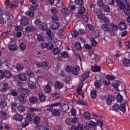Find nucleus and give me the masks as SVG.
Listing matches in <instances>:
<instances>
[{
  "label": "nucleus",
  "instance_id": "20e7f679",
  "mask_svg": "<svg viewBox=\"0 0 130 130\" xmlns=\"http://www.w3.org/2000/svg\"><path fill=\"white\" fill-rule=\"evenodd\" d=\"M109 22L105 23V24H102L101 26V29L104 32H109L110 31V27H109Z\"/></svg>",
  "mask_w": 130,
  "mask_h": 130
},
{
  "label": "nucleus",
  "instance_id": "3c124183",
  "mask_svg": "<svg viewBox=\"0 0 130 130\" xmlns=\"http://www.w3.org/2000/svg\"><path fill=\"white\" fill-rule=\"evenodd\" d=\"M102 83L103 85H106V86H109V85H110V81L108 79L107 81L103 80Z\"/></svg>",
  "mask_w": 130,
  "mask_h": 130
},
{
  "label": "nucleus",
  "instance_id": "a878e982",
  "mask_svg": "<svg viewBox=\"0 0 130 130\" xmlns=\"http://www.w3.org/2000/svg\"><path fill=\"white\" fill-rule=\"evenodd\" d=\"M119 27L121 31H123V30L126 29L127 26L125 23L122 22L119 24Z\"/></svg>",
  "mask_w": 130,
  "mask_h": 130
},
{
  "label": "nucleus",
  "instance_id": "72a5a7b5",
  "mask_svg": "<svg viewBox=\"0 0 130 130\" xmlns=\"http://www.w3.org/2000/svg\"><path fill=\"white\" fill-rule=\"evenodd\" d=\"M0 114L1 115H2V116H3L4 119H7V118H8V114L7 113V112L4 111H1Z\"/></svg>",
  "mask_w": 130,
  "mask_h": 130
},
{
  "label": "nucleus",
  "instance_id": "4d7b16f0",
  "mask_svg": "<svg viewBox=\"0 0 130 130\" xmlns=\"http://www.w3.org/2000/svg\"><path fill=\"white\" fill-rule=\"evenodd\" d=\"M19 48L21 50H25L26 49V45H25L23 43H22L19 45Z\"/></svg>",
  "mask_w": 130,
  "mask_h": 130
},
{
  "label": "nucleus",
  "instance_id": "f03ea898",
  "mask_svg": "<svg viewBox=\"0 0 130 130\" xmlns=\"http://www.w3.org/2000/svg\"><path fill=\"white\" fill-rule=\"evenodd\" d=\"M17 20L20 22V24L22 26H25L26 25L29 24V19L25 17L22 16L21 15L18 16Z\"/></svg>",
  "mask_w": 130,
  "mask_h": 130
},
{
  "label": "nucleus",
  "instance_id": "603ef678",
  "mask_svg": "<svg viewBox=\"0 0 130 130\" xmlns=\"http://www.w3.org/2000/svg\"><path fill=\"white\" fill-rule=\"evenodd\" d=\"M34 24L36 26H40L41 24V21L39 19H36L35 20Z\"/></svg>",
  "mask_w": 130,
  "mask_h": 130
},
{
  "label": "nucleus",
  "instance_id": "58836bf2",
  "mask_svg": "<svg viewBox=\"0 0 130 130\" xmlns=\"http://www.w3.org/2000/svg\"><path fill=\"white\" fill-rule=\"evenodd\" d=\"M120 106L117 104H115L112 106V110L114 111H118L119 110Z\"/></svg>",
  "mask_w": 130,
  "mask_h": 130
},
{
  "label": "nucleus",
  "instance_id": "de8ad7c7",
  "mask_svg": "<svg viewBox=\"0 0 130 130\" xmlns=\"http://www.w3.org/2000/svg\"><path fill=\"white\" fill-rule=\"evenodd\" d=\"M86 11V8L84 7H81L79 8V10H78V13L79 14H83V13H85Z\"/></svg>",
  "mask_w": 130,
  "mask_h": 130
},
{
  "label": "nucleus",
  "instance_id": "7ed1b4c3",
  "mask_svg": "<svg viewBox=\"0 0 130 130\" xmlns=\"http://www.w3.org/2000/svg\"><path fill=\"white\" fill-rule=\"evenodd\" d=\"M98 18L101 22H104V23H109V19L103 14H99Z\"/></svg>",
  "mask_w": 130,
  "mask_h": 130
},
{
  "label": "nucleus",
  "instance_id": "a19ab883",
  "mask_svg": "<svg viewBox=\"0 0 130 130\" xmlns=\"http://www.w3.org/2000/svg\"><path fill=\"white\" fill-rule=\"evenodd\" d=\"M75 3L78 6H83L84 5V0H75Z\"/></svg>",
  "mask_w": 130,
  "mask_h": 130
},
{
  "label": "nucleus",
  "instance_id": "a211bd4d",
  "mask_svg": "<svg viewBox=\"0 0 130 130\" xmlns=\"http://www.w3.org/2000/svg\"><path fill=\"white\" fill-rule=\"evenodd\" d=\"M38 96L39 97V100L41 102H43L46 98H45V95H44V93L43 92H39L38 94Z\"/></svg>",
  "mask_w": 130,
  "mask_h": 130
},
{
  "label": "nucleus",
  "instance_id": "f704fd0d",
  "mask_svg": "<svg viewBox=\"0 0 130 130\" xmlns=\"http://www.w3.org/2000/svg\"><path fill=\"white\" fill-rule=\"evenodd\" d=\"M119 110H121V111L123 112V113L126 111V108H125V105L124 104H122L120 105Z\"/></svg>",
  "mask_w": 130,
  "mask_h": 130
},
{
  "label": "nucleus",
  "instance_id": "8fccbe9b",
  "mask_svg": "<svg viewBox=\"0 0 130 130\" xmlns=\"http://www.w3.org/2000/svg\"><path fill=\"white\" fill-rule=\"evenodd\" d=\"M82 88H83V85L81 84L77 88V92L78 95H80V94H82Z\"/></svg>",
  "mask_w": 130,
  "mask_h": 130
},
{
  "label": "nucleus",
  "instance_id": "79ce46f5",
  "mask_svg": "<svg viewBox=\"0 0 130 130\" xmlns=\"http://www.w3.org/2000/svg\"><path fill=\"white\" fill-rule=\"evenodd\" d=\"M26 16H29V18H33L34 17V12L33 11H28L27 12L25 13Z\"/></svg>",
  "mask_w": 130,
  "mask_h": 130
},
{
  "label": "nucleus",
  "instance_id": "5fc2aeb1",
  "mask_svg": "<svg viewBox=\"0 0 130 130\" xmlns=\"http://www.w3.org/2000/svg\"><path fill=\"white\" fill-rule=\"evenodd\" d=\"M91 95L92 99H96V97H97V95L96 94V91L92 90L91 92Z\"/></svg>",
  "mask_w": 130,
  "mask_h": 130
},
{
  "label": "nucleus",
  "instance_id": "f8f14e48",
  "mask_svg": "<svg viewBox=\"0 0 130 130\" xmlns=\"http://www.w3.org/2000/svg\"><path fill=\"white\" fill-rule=\"evenodd\" d=\"M25 30L27 33H31L34 32V31H36V28L34 26H27L25 28Z\"/></svg>",
  "mask_w": 130,
  "mask_h": 130
},
{
  "label": "nucleus",
  "instance_id": "5701e85b",
  "mask_svg": "<svg viewBox=\"0 0 130 130\" xmlns=\"http://www.w3.org/2000/svg\"><path fill=\"white\" fill-rule=\"evenodd\" d=\"M84 118H85L86 120H90V119H92V118L91 117V114L88 112H85L84 113Z\"/></svg>",
  "mask_w": 130,
  "mask_h": 130
},
{
  "label": "nucleus",
  "instance_id": "c03bdc74",
  "mask_svg": "<svg viewBox=\"0 0 130 130\" xmlns=\"http://www.w3.org/2000/svg\"><path fill=\"white\" fill-rule=\"evenodd\" d=\"M117 100L118 102H122V101L123 100V97H122V95H121L120 93H118Z\"/></svg>",
  "mask_w": 130,
  "mask_h": 130
},
{
  "label": "nucleus",
  "instance_id": "412c9836",
  "mask_svg": "<svg viewBox=\"0 0 130 130\" xmlns=\"http://www.w3.org/2000/svg\"><path fill=\"white\" fill-rule=\"evenodd\" d=\"M91 70L93 72H100V70H101V67L97 65H94V66H91Z\"/></svg>",
  "mask_w": 130,
  "mask_h": 130
},
{
  "label": "nucleus",
  "instance_id": "864d4df0",
  "mask_svg": "<svg viewBox=\"0 0 130 130\" xmlns=\"http://www.w3.org/2000/svg\"><path fill=\"white\" fill-rule=\"evenodd\" d=\"M0 106L2 108H5L7 107V103L6 101H1L0 102Z\"/></svg>",
  "mask_w": 130,
  "mask_h": 130
},
{
  "label": "nucleus",
  "instance_id": "cd10ccee",
  "mask_svg": "<svg viewBox=\"0 0 130 130\" xmlns=\"http://www.w3.org/2000/svg\"><path fill=\"white\" fill-rule=\"evenodd\" d=\"M40 29L41 31H44L47 30V25L45 23L41 24L40 25Z\"/></svg>",
  "mask_w": 130,
  "mask_h": 130
},
{
  "label": "nucleus",
  "instance_id": "ea45409f",
  "mask_svg": "<svg viewBox=\"0 0 130 130\" xmlns=\"http://www.w3.org/2000/svg\"><path fill=\"white\" fill-rule=\"evenodd\" d=\"M45 68L46 70H48L49 69V64L47 61H44L42 63V67Z\"/></svg>",
  "mask_w": 130,
  "mask_h": 130
},
{
  "label": "nucleus",
  "instance_id": "473e14b6",
  "mask_svg": "<svg viewBox=\"0 0 130 130\" xmlns=\"http://www.w3.org/2000/svg\"><path fill=\"white\" fill-rule=\"evenodd\" d=\"M46 46L47 49H52L53 48V44L52 43H46Z\"/></svg>",
  "mask_w": 130,
  "mask_h": 130
},
{
  "label": "nucleus",
  "instance_id": "338daca9",
  "mask_svg": "<svg viewBox=\"0 0 130 130\" xmlns=\"http://www.w3.org/2000/svg\"><path fill=\"white\" fill-rule=\"evenodd\" d=\"M66 72L67 73H71L72 72V67L71 66H68L65 69Z\"/></svg>",
  "mask_w": 130,
  "mask_h": 130
},
{
  "label": "nucleus",
  "instance_id": "13d9d810",
  "mask_svg": "<svg viewBox=\"0 0 130 130\" xmlns=\"http://www.w3.org/2000/svg\"><path fill=\"white\" fill-rule=\"evenodd\" d=\"M90 41L91 42V44L93 46H97V44H98V42H97L96 40L93 39H90Z\"/></svg>",
  "mask_w": 130,
  "mask_h": 130
},
{
  "label": "nucleus",
  "instance_id": "4468645a",
  "mask_svg": "<svg viewBox=\"0 0 130 130\" xmlns=\"http://www.w3.org/2000/svg\"><path fill=\"white\" fill-rule=\"evenodd\" d=\"M17 109L18 112H19V113H22L24 112L25 110H26V107H25V106H23L22 105H20L17 107Z\"/></svg>",
  "mask_w": 130,
  "mask_h": 130
},
{
  "label": "nucleus",
  "instance_id": "aec40b11",
  "mask_svg": "<svg viewBox=\"0 0 130 130\" xmlns=\"http://www.w3.org/2000/svg\"><path fill=\"white\" fill-rule=\"evenodd\" d=\"M55 87L57 88V89H61L62 88H63V83L59 81H56L55 84Z\"/></svg>",
  "mask_w": 130,
  "mask_h": 130
},
{
  "label": "nucleus",
  "instance_id": "680f3d73",
  "mask_svg": "<svg viewBox=\"0 0 130 130\" xmlns=\"http://www.w3.org/2000/svg\"><path fill=\"white\" fill-rule=\"evenodd\" d=\"M29 85L30 89H35V83L32 81H29Z\"/></svg>",
  "mask_w": 130,
  "mask_h": 130
},
{
  "label": "nucleus",
  "instance_id": "423d86ee",
  "mask_svg": "<svg viewBox=\"0 0 130 130\" xmlns=\"http://www.w3.org/2000/svg\"><path fill=\"white\" fill-rule=\"evenodd\" d=\"M115 100V97L112 95H109L106 100V103L107 105H111L112 103V101H114Z\"/></svg>",
  "mask_w": 130,
  "mask_h": 130
},
{
  "label": "nucleus",
  "instance_id": "bb28decb",
  "mask_svg": "<svg viewBox=\"0 0 130 130\" xmlns=\"http://www.w3.org/2000/svg\"><path fill=\"white\" fill-rule=\"evenodd\" d=\"M29 101L30 103H35V102L38 101V98L36 96H30L29 98Z\"/></svg>",
  "mask_w": 130,
  "mask_h": 130
},
{
  "label": "nucleus",
  "instance_id": "052dcab7",
  "mask_svg": "<svg viewBox=\"0 0 130 130\" xmlns=\"http://www.w3.org/2000/svg\"><path fill=\"white\" fill-rule=\"evenodd\" d=\"M94 86L95 88H99L101 86V80H99V81H96L94 83Z\"/></svg>",
  "mask_w": 130,
  "mask_h": 130
},
{
  "label": "nucleus",
  "instance_id": "4be33fe9",
  "mask_svg": "<svg viewBox=\"0 0 130 130\" xmlns=\"http://www.w3.org/2000/svg\"><path fill=\"white\" fill-rule=\"evenodd\" d=\"M69 109V105L68 104H64L61 108V111H62V112H67Z\"/></svg>",
  "mask_w": 130,
  "mask_h": 130
},
{
  "label": "nucleus",
  "instance_id": "6ab92c4d",
  "mask_svg": "<svg viewBox=\"0 0 130 130\" xmlns=\"http://www.w3.org/2000/svg\"><path fill=\"white\" fill-rule=\"evenodd\" d=\"M122 63L124 67H129L130 66V60L125 58L122 60Z\"/></svg>",
  "mask_w": 130,
  "mask_h": 130
},
{
  "label": "nucleus",
  "instance_id": "e2e57ef3",
  "mask_svg": "<svg viewBox=\"0 0 130 130\" xmlns=\"http://www.w3.org/2000/svg\"><path fill=\"white\" fill-rule=\"evenodd\" d=\"M37 39L39 41H44V37L41 36V35L37 36Z\"/></svg>",
  "mask_w": 130,
  "mask_h": 130
},
{
  "label": "nucleus",
  "instance_id": "2eb2a0df",
  "mask_svg": "<svg viewBox=\"0 0 130 130\" xmlns=\"http://www.w3.org/2000/svg\"><path fill=\"white\" fill-rule=\"evenodd\" d=\"M52 114L54 116H59L60 115V110L56 109L52 110Z\"/></svg>",
  "mask_w": 130,
  "mask_h": 130
},
{
  "label": "nucleus",
  "instance_id": "69168bd1",
  "mask_svg": "<svg viewBox=\"0 0 130 130\" xmlns=\"http://www.w3.org/2000/svg\"><path fill=\"white\" fill-rule=\"evenodd\" d=\"M103 10L105 12H109L110 11V8L108 7V5H106L104 6Z\"/></svg>",
  "mask_w": 130,
  "mask_h": 130
},
{
  "label": "nucleus",
  "instance_id": "c9c22d12",
  "mask_svg": "<svg viewBox=\"0 0 130 130\" xmlns=\"http://www.w3.org/2000/svg\"><path fill=\"white\" fill-rule=\"evenodd\" d=\"M72 37L76 38V37H78L79 35H80V33L76 30L72 31Z\"/></svg>",
  "mask_w": 130,
  "mask_h": 130
},
{
  "label": "nucleus",
  "instance_id": "7c9ffc66",
  "mask_svg": "<svg viewBox=\"0 0 130 130\" xmlns=\"http://www.w3.org/2000/svg\"><path fill=\"white\" fill-rule=\"evenodd\" d=\"M110 26L111 29H112L113 31H117L118 30V26L116 24L112 23Z\"/></svg>",
  "mask_w": 130,
  "mask_h": 130
},
{
  "label": "nucleus",
  "instance_id": "09e8293b",
  "mask_svg": "<svg viewBox=\"0 0 130 130\" xmlns=\"http://www.w3.org/2000/svg\"><path fill=\"white\" fill-rule=\"evenodd\" d=\"M59 97H60V94H59V93H58L57 92H55L53 94V98L55 100H56V99H58L59 98Z\"/></svg>",
  "mask_w": 130,
  "mask_h": 130
},
{
  "label": "nucleus",
  "instance_id": "c85d7f7f",
  "mask_svg": "<svg viewBox=\"0 0 130 130\" xmlns=\"http://www.w3.org/2000/svg\"><path fill=\"white\" fill-rule=\"evenodd\" d=\"M62 13L63 15H66V16H68L70 15V9L68 8H64L62 10Z\"/></svg>",
  "mask_w": 130,
  "mask_h": 130
},
{
  "label": "nucleus",
  "instance_id": "6e6d98bb",
  "mask_svg": "<svg viewBox=\"0 0 130 130\" xmlns=\"http://www.w3.org/2000/svg\"><path fill=\"white\" fill-rule=\"evenodd\" d=\"M26 118L29 121H32V119L33 118V115L28 113L27 115Z\"/></svg>",
  "mask_w": 130,
  "mask_h": 130
},
{
  "label": "nucleus",
  "instance_id": "6e6552de",
  "mask_svg": "<svg viewBox=\"0 0 130 130\" xmlns=\"http://www.w3.org/2000/svg\"><path fill=\"white\" fill-rule=\"evenodd\" d=\"M59 23L57 22H53L51 26V29L53 30V31H55V30H58L60 27Z\"/></svg>",
  "mask_w": 130,
  "mask_h": 130
},
{
  "label": "nucleus",
  "instance_id": "39448f33",
  "mask_svg": "<svg viewBox=\"0 0 130 130\" xmlns=\"http://www.w3.org/2000/svg\"><path fill=\"white\" fill-rule=\"evenodd\" d=\"M59 105H61V103L60 102L56 103L55 104H52L49 106H47V110L48 111H52L53 110V107H56L57 106H59Z\"/></svg>",
  "mask_w": 130,
  "mask_h": 130
},
{
  "label": "nucleus",
  "instance_id": "e433bc0d",
  "mask_svg": "<svg viewBox=\"0 0 130 130\" xmlns=\"http://www.w3.org/2000/svg\"><path fill=\"white\" fill-rule=\"evenodd\" d=\"M53 53L54 55H56V54L60 53V49L58 48H55L53 50Z\"/></svg>",
  "mask_w": 130,
  "mask_h": 130
},
{
  "label": "nucleus",
  "instance_id": "ddd939ff",
  "mask_svg": "<svg viewBox=\"0 0 130 130\" xmlns=\"http://www.w3.org/2000/svg\"><path fill=\"white\" fill-rule=\"evenodd\" d=\"M79 72H80V68L77 66H74L72 69V73L73 75H78V74H79Z\"/></svg>",
  "mask_w": 130,
  "mask_h": 130
},
{
  "label": "nucleus",
  "instance_id": "dca6fc26",
  "mask_svg": "<svg viewBox=\"0 0 130 130\" xmlns=\"http://www.w3.org/2000/svg\"><path fill=\"white\" fill-rule=\"evenodd\" d=\"M18 100L20 101L22 104H26L27 103V100L26 98L23 95H19L18 97Z\"/></svg>",
  "mask_w": 130,
  "mask_h": 130
},
{
  "label": "nucleus",
  "instance_id": "c756f323",
  "mask_svg": "<svg viewBox=\"0 0 130 130\" xmlns=\"http://www.w3.org/2000/svg\"><path fill=\"white\" fill-rule=\"evenodd\" d=\"M44 90L45 93H50L51 91V88L49 85H47L46 86H45Z\"/></svg>",
  "mask_w": 130,
  "mask_h": 130
},
{
  "label": "nucleus",
  "instance_id": "49530a36",
  "mask_svg": "<svg viewBox=\"0 0 130 130\" xmlns=\"http://www.w3.org/2000/svg\"><path fill=\"white\" fill-rule=\"evenodd\" d=\"M11 75V72L8 70H6L4 72V77H5V78H10Z\"/></svg>",
  "mask_w": 130,
  "mask_h": 130
},
{
  "label": "nucleus",
  "instance_id": "b1692460",
  "mask_svg": "<svg viewBox=\"0 0 130 130\" xmlns=\"http://www.w3.org/2000/svg\"><path fill=\"white\" fill-rule=\"evenodd\" d=\"M18 77L19 80H21V81H25L27 80V77H26V75H25V74H23L22 73L19 74Z\"/></svg>",
  "mask_w": 130,
  "mask_h": 130
},
{
  "label": "nucleus",
  "instance_id": "9d476101",
  "mask_svg": "<svg viewBox=\"0 0 130 130\" xmlns=\"http://www.w3.org/2000/svg\"><path fill=\"white\" fill-rule=\"evenodd\" d=\"M7 90H9V86L7 83H4L3 86L0 87V92L4 93L6 92Z\"/></svg>",
  "mask_w": 130,
  "mask_h": 130
},
{
  "label": "nucleus",
  "instance_id": "4c0bfd02",
  "mask_svg": "<svg viewBox=\"0 0 130 130\" xmlns=\"http://www.w3.org/2000/svg\"><path fill=\"white\" fill-rule=\"evenodd\" d=\"M16 69L18 72H22L24 70V67L20 64H17L16 65Z\"/></svg>",
  "mask_w": 130,
  "mask_h": 130
},
{
  "label": "nucleus",
  "instance_id": "1a4fd4ad",
  "mask_svg": "<svg viewBox=\"0 0 130 130\" xmlns=\"http://www.w3.org/2000/svg\"><path fill=\"white\" fill-rule=\"evenodd\" d=\"M19 48L18 46L14 44V45H10L8 46V49L10 51H17V50Z\"/></svg>",
  "mask_w": 130,
  "mask_h": 130
},
{
  "label": "nucleus",
  "instance_id": "0e129e2a",
  "mask_svg": "<svg viewBox=\"0 0 130 130\" xmlns=\"http://www.w3.org/2000/svg\"><path fill=\"white\" fill-rule=\"evenodd\" d=\"M121 83L119 82H117L116 83H115L114 84H112V86L114 88H118V87H119V86H120V84Z\"/></svg>",
  "mask_w": 130,
  "mask_h": 130
},
{
  "label": "nucleus",
  "instance_id": "393cba45",
  "mask_svg": "<svg viewBox=\"0 0 130 130\" xmlns=\"http://www.w3.org/2000/svg\"><path fill=\"white\" fill-rule=\"evenodd\" d=\"M23 116L21 115L20 114H18L15 115L14 119L15 120H18V121H21L23 120Z\"/></svg>",
  "mask_w": 130,
  "mask_h": 130
},
{
  "label": "nucleus",
  "instance_id": "2f4dec72",
  "mask_svg": "<svg viewBox=\"0 0 130 130\" xmlns=\"http://www.w3.org/2000/svg\"><path fill=\"white\" fill-rule=\"evenodd\" d=\"M34 122L35 124H38L40 122V117L37 116L34 117Z\"/></svg>",
  "mask_w": 130,
  "mask_h": 130
},
{
  "label": "nucleus",
  "instance_id": "bf43d9fd",
  "mask_svg": "<svg viewBox=\"0 0 130 130\" xmlns=\"http://www.w3.org/2000/svg\"><path fill=\"white\" fill-rule=\"evenodd\" d=\"M11 95L14 97H17L18 96V91L16 90H11Z\"/></svg>",
  "mask_w": 130,
  "mask_h": 130
},
{
  "label": "nucleus",
  "instance_id": "37998d69",
  "mask_svg": "<svg viewBox=\"0 0 130 130\" xmlns=\"http://www.w3.org/2000/svg\"><path fill=\"white\" fill-rule=\"evenodd\" d=\"M29 110L31 113H34V112H38L40 111V110H39V109L34 108H30L29 109Z\"/></svg>",
  "mask_w": 130,
  "mask_h": 130
},
{
  "label": "nucleus",
  "instance_id": "9b49d317",
  "mask_svg": "<svg viewBox=\"0 0 130 130\" xmlns=\"http://www.w3.org/2000/svg\"><path fill=\"white\" fill-rule=\"evenodd\" d=\"M89 74H90V72L87 71L85 73V74L80 77L82 83H83V82H84V81H85L86 79L89 77Z\"/></svg>",
  "mask_w": 130,
  "mask_h": 130
},
{
  "label": "nucleus",
  "instance_id": "0eeeda50",
  "mask_svg": "<svg viewBox=\"0 0 130 130\" xmlns=\"http://www.w3.org/2000/svg\"><path fill=\"white\" fill-rule=\"evenodd\" d=\"M19 92L20 94H21V95L26 96V95H28V94L30 93V90H29L28 89L20 88L19 89Z\"/></svg>",
  "mask_w": 130,
  "mask_h": 130
},
{
  "label": "nucleus",
  "instance_id": "f3484780",
  "mask_svg": "<svg viewBox=\"0 0 130 130\" xmlns=\"http://www.w3.org/2000/svg\"><path fill=\"white\" fill-rule=\"evenodd\" d=\"M97 123L96 122H94L93 121H90L87 125L88 127L89 128H94V127H96L97 126Z\"/></svg>",
  "mask_w": 130,
  "mask_h": 130
},
{
  "label": "nucleus",
  "instance_id": "f257e3e1",
  "mask_svg": "<svg viewBox=\"0 0 130 130\" xmlns=\"http://www.w3.org/2000/svg\"><path fill=\"white\" fill-rule=\"evenodd\" d=\"M117 2L120 5V9L124 10L123 12L126 16H129L130 6L127 0H125V2H126L125 4H123V2L121 0H117Z\"/></svg>",
  "mask_w": 130,
  "mask_h": 130
},
{
  "label": "nucleus",
  "instance_id": "774afa93",
  "mask_svg": "<svg viewBox=\"0 0 130 130\" xmlns=\"http://www.w3.org/2000/svg\"><path fill=\"white\" fill-rule=\"evenodd\" d=\"M61 55L64 58H68V57H69V54H68V53L66 52H62L61 53Z\"/></svg>",
  "mask_w": 130,
  "mask_h": 130
},
{
  "label": "nucleus",
  "instance_id": "a18cd8bd",
  "mask_svg": "<svg viewBox=\"0 0 130 130\" xmlns=\"http://www.w3.org/2000/svg\"><path fill=\"white\" fill-rule=\"evenodd\" d=\"M74 47L75 49H76V50L78 51H80V50L82 48V47L81 46V44H80V43H76Z\"/></svg>",
  "mask_w": 130,
  "mask_h": 130
}]
</instances>
